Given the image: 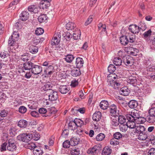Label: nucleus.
I'll list each match as a JSON object with an SVG mask.
<instances>
[{
  "label": "nucleus",
  "instance_id": "7c9ffc66",
  "mask_svg": "<svg viewBox=\"0 0 155 155\" xmlns=\"http://www.w3.org/2000/svg\"><path fill=\"white\" fill-rule=\"evenodd\" d=\"M71 74L74 77H77L80 75L81 74L80 69L78 68L72 70L71 71Z\"/></svg>",
  "mask_w": 155,
  "mask_h": 155
},
{
  "label": "nucleus",
  "instance_id": "58836bf2",
  "mask_svg": "<svg viewBox=\"0 0 155 155\" xmlns=\"http://www.w3.org/2000/svg\"><path fill=\"white\" fill-rule=\"evenodd\" d=\"M74 56L71 54H68L65 56L64 59L65 61L68 63L71 62L74 58Z\"/></svg>",
  "mask_w": 155,
  "mask_h": 155
},
{
  "label": "nucleus",
  "instance_id": "a19ab883",
  "mask_svg": "<svg viewBox=\"0 0 155 155\" xmlns=\"http://www.w3.org/2000/svg\"><path fill=\"white\" fill-rule=\"evenodd\" d=\"M118 121L120 124L126 123L127 121V118L123 115H119L118 118Z\"/></svg>",
  "mask_w": 155,
  "mask_h": 155
},
{
  "label": "nucleus",
  "instance_id": "69168bd1",
  "mask_svg": "<svg viewBox=\"0 0 155 155\" xmlns=\"http://www.w3.org/2000/svg\"><path fill=\"white\" fill-rule=\"evenodd\" d=\"M147 155H155V148H150L148 152Z\"/></svg>",
  "mask_w": 155,
  "mask_h": 155
},
{
  "label": "nucleus",
  "instance_id": "e2e57ef3",
  "mask_svg": "<svg viewBox=\"0 0 155 155\" xmlns=\"http://www.w3.org/2000/svg\"><path fill=\"white\" fill-rule=\"evenodd\" d=\"M93 20V18L92 16H90L87 19V20L85 22L84 25L85 26H87L88 25L90 24Z\"/></svg>",
  "mask_w": 155,
  "mask_h": 155
},
{
  "label": "nucleus",
  "instance_id": "c9c22d12",
  "mask_svg": "<svg viewBox=\"0 0 155 155\" xmlns=\"http://www.w3.org/2000/svg\"><path fill=\"white\" fill-rule=\"evenodd\" d=\"M119 126L120 130L122 132H125L128 128L127 123L120 124Z\"/></svg>",
  "mask_w": 155,
  "mask_h": 155
},
{
  "label": "nucleus",
  "instance_id": "cd10ccee",
  "mask_svg": "<svg viewBox=\"0 0 155 155\" xmlns=\"http://www.w3.org/2000/svg\"><path fill=\"white\" fill-rule=\"evenodd\" d=\"M112 150L108 146L105 147L102 151V155H109L111 153Z\"/></svg>",
  "mask_w": 155,
  "mask_h": 155
},
{
  "label": "nucleus",
  "instance_id": "c756f323",
  "mask_svg": "<svg viewBox=\"0 0 155 155\" xmlns=\"http://www.w3.org/2000/svg\"><path fill=\"white\" fill-rule=\"evenodd\" d=\"M70 153L72 155H79L80 150L78 148L74 147L71 148Z\"/></svg>",
  "mask_w": 155,
  "mask_h": 155
},
{
  "label": "nucleus",
  "instance_id": "6e6552de",
  "mask_svg": "<svg viewBox=\"0 0 155 155\" xmlns=\"http://www.w3.org/2000/svg\"><path fill=\"white\" fill-rule=\"evenodd\" d=\"M99 146V145H96L92 148L89 149L87 151V153L92 155H95L99 152V150L98 149Z\"/></svg>",
  "mask_w": 155,
  "mask_h": 155
},
{
  "label": "nucleus",
  "instance_id": "3c124183",
  "mask_svg": "<svg viewBox=\"0 0 155 155\" xmlns=\"http://www.w3.org/2000/svg\"><path fill=\"white\" fill-rule=\"evenodd\" d=\"M19 37V35L18 33L15 31L13 32V34L11 36L12 39L15 40V41L18 40Z\"/></svg>",
  "mask_w": 155,
  "mask_h": 155
},
{
  "label": "nucleus",
  "instance_id": "4468645a",
  "mask_svg": "<svg viewBox=\"0 0 155 155\" xmlns=\"http://www.w3.org/2000/svg\"><path fill=\"white\" fill-rule=\"evenodd\" d=\"M127 82L130 84L135 86L137 84V80L136 77L130 76L128 79H127Z\"/></svg>",
  "mask_w": 155,
  "mask_h": 155
},
{
  "label": "nucleus",
  "instance_id": "f257e3e1",
  "mask_svg": "<svg viewBox=\"0 0 155 155\" xmlns=\"http://www.w3.org/2000/svg\"><path fill=\"white\" fill-rule=\"evenodd\" d=\"M139 113V111L134 109L131 112V114L127 115L126 117L129 120H131L132 119V120H137V119H140L141 122L144 123L145 120V118L140 117Z\"/></svg>",
  "mask_w": 155,
  "mask_h": 155
},
{
  "label": "nucleus",
  "instance_id": "de8ad7c7",
  "mask_svg": "<svg viewBox=\"0 0 155 155\" xmlns=\"http://www.w3.org/2000/svg\"><path fill=\"white\" fill-rule=\"evenodd\" d=\"M105 137L104 134L101 133L96 136V139L97 141H101L103 140Z\"/></svg>",
  "mask_w": 155,
  "mask_h": 155
},
{
  "label": "nucleus",
  "instance_id": "393cba45",
  "mask_svg": "<svg viewBox=\"0 0 155 155\" xmlns=\"http://www.w3.org/2000/svg\"><path fill=\"white\" fill-rule=\"evenodd\" d=\"M108 101L105 100L102 101L100 103V107L103 110H106L108 106Z\"/></svg>",
  "mask_w": 155,
  "mask_h": 155
},
{
  "label": "nucleus",
  "instance_id": "0eeeda50",
  "mask_svg": "<svg viewBox=\"0 0 155 155\" xmlns=\"http://www.w3.org/2000/svg\"><path fill=\"white\" fill-rule=\"evenodd\" d=\"M49 99L51 101L57 100L58 97V93L53 90H50L49 92Z\"/></svg>",
  "mask_w": 155,
  "mask_h": 155
},
{
  "label": "nucleus",
  "instance_id": "e433bc0d",
  "mask_svg": "<svg viewBox=\"0 0 155 155\" xmlns=\"http://www.w3.org/2000/svg\"><path fill=\"white\" fill-rule=\"evenodd\" d=\"M31 140L32 139L34 140L37 141L40 138V135L37 133H34L30 134Z\"/></svg>",
  "mask_w": 155,
  "mask_h": 155
},
{
  "label": "nucleus",
  "instance_id": "ddd939ff",
  "mask_svg": "<svg viewBox=\"0 0 155 155\" xmlns=\"http://www.w3.org/2000/svg\"><path fill=\"white\" fill-rule=\"evenodd\" d=\"M127 119V121L126 123L128 127L134 130L136 127V124L134 122L136 120H132V119L131 120H129L128 118Z\"/></svg>",
  "mask_w": 155,
  "mask_h": 155
},
{
  "label": "nucleus",
  "instance_id": "79ce46f5",
  "mask_svg": "<svg viewBox=\"0 0 155 155\" xmlns=\"http://www.w3.org/2000/svg\"><path fill=\"white\" fill-rule=\"evenodd\" d=\"M139 134L138 137V139L140 140H145L147 137V134H143V133H142Z\"/></svg>",
  "mask_w": 155,
  "mask_h": 155
},
{
  "label": "nucleus",
  "instance_id": "c85d7f7f",
  "mask_svg": "<svg viewBox=\"0 0 155 155\" xmlns=\"http://www.w3.org/2000/svg\"><path fill=\"white\" fill-rule=\"evenodd\" d=\"M76 27V25L74 23L71 22H69L66 25V29L68 30H74Z\"/></svg>",
  "mask_w": 155,
  "mask_h": 155
},
{
  "label": "nucleus",
  "instance_id": "f03ea898",
  "mask_svg": "<svg viewBox=\"0 0 155 155\" xmlns=\"http://www.w3.org/2000/svg\"><path fill=\"white\" fill-rule=\"evenodd\" d=\"M117 76L113 74H110L108 75L107 77V81L109 84L115 89L118 88L120 86V83L117 80L114 81Z\"/></svg>",
  "mask_w": 155,
  "mask_h": 155
},
{
  "label": "nucleus",
  "instance_id": "603ef678",
  "mask_svg": "<svg viewBox=\"0 0 155 155\" xmlns=\"http://www.w3.org/2000/svg\"><path fill=\"white\" fill-rule=\"evenodd\" d=\"M111 124L112 125L116 127L119 125V121L115 118V117L114 118H111Z\"/></svg>",
  "mask_w": 155,
  "mask_h": 155
},
{
  "label": "nucleus",
  "instance_id": "c03bdc74",
  "mask_svg": "<svg viewBox=\"0 0 155 155\" xmlns=\"http://www.w3.org/2000/svg\"><path fill=\"white\" fill-rule=\"evenodd\" d=\"M26 146L27 148L30 149L31 150H32L33 149L34 150L37 146L35 143L31 142L26 144Z\"/></svg>",
  "mask_w": 155,
  "mask_h": 155
},
{
  "label": "nucleus",
  "instance_id": "9b49d317",
  "mask_svg": "<svg viewBox=\"0 0 155 155\" xmlns=\"http://www.w3.org/2000/svg\"><path fill=\"white\" fill-rule=\"evenodd\" d=\"M54 67L51 64L49 65L44 70V72L46 75H51L54 71Z\"/></svg>",
  "mask_w": 155,
  "mask_h": 155
},
{
  "label": "nucleus",
  "instance_id": "6e6d98bb",
  "mask_svg": "<svg viewBox=\"0 0 155 155\" xmlns=\"http://www.w3.org/2000/svg\"><path fill=\"white\" fill-rule=\"evenodd\" d=\"M54 38H55V39H57V41H56L57 42H58V41H60L61 40V34L59 32H57L54 35Z\"/></svg>",
  "mask_w": 155,
  "mask_h": 155
},
{
  "label": "nucleus",
  "instance_id": "72a5a7b5",
  "mask_svg": "<svg viewBox=\"0 0 155 155\" xmlns=\"http://www.w3.org/2000/svg\"><path fill=\"white\" fill-rule=\"evenodd\" d=\"M113 63L116 66H119L121 64L122 60L119 57H116L113 59Z\"/></svg>",
  "mask_w": 155,
  "mask_h": 155
},
{
  "label": "nucleus",
  "instance_id": "bf43d9fd",
  "mask_svg": "<svg viewBox=\"0 0 155 155\" xmlns=\"http://www.w3.org/2000/svg\"><path fill=\"white\" fill-rule=\"evenodd\" d=\"M51 87V86L50 84H46L44 85L43 87V89L45 91L49 90V91H50V90H52L50 89Z\"/></svg>",
  "mask_w": 155,
  "mask_h": 155
},
{
  "label": "nucleus",
  "instance_id": "f3484780",
  "mask_svg": "<svg viewBox=\"0 0 155 155\" xmlns=\"http://www.w3.org/2000/svg\"><path fill=\"white\" fill-rule=\"evenodd\" d=\"M28 124V122L23 119L20 120L18 122V125L21 128H26Z\"/></svg>",
  "mask_w": 155,
  "mask_h": 155
},
{
  "label": "nucleus",
  "instance_id": "6ab92c4d",
  "mask_svg": "<svg viewBox=\"0 0 155 155\" xmlns=\"http://www.w3.org/2000/svg\"><path fill=\"white\" fill-rule=\"evenodd\" d=\"M8 143V145L7 147L8 150L11 151H13L16 150V146L14 143H11L10 140H9Z\"/></svg>",
  "mask_w": 155,
  "mask_h": 155
},
{
  "label": "nucleus",
  "instance_id": "f704fd0d",
  "mask_svg": "<svg viewBox=\"0 0 155 155\" xmlns=\"http://www.w3.org/2000/svg\"><path fill=\"white\" fill-rule=\"evenodd\" d=\"M145 119L149 123H153L155 122V116L149 115Z\"/></svg>",
  "mask_w": 155,
  "mask_h": 155
},
{
  "label": "nucleus",
  "instance_id": "37998d69",
  "mask_svg": "<svg viewBox=\"0 0 155 155\" xmlns=\"http://www.w3.org/2000/svg\"><path fill=\"white\" fill-rule=\"evenodd\" d=\"M79 142L78 139L75 137H73L70 140V143L72 145L74 146H76L78 144Z\"/></svg>",
  "mask_w": 155,
  "mask_h": 155
},
{
  "label": "nucleus",
  "instance_id": "680f3d73",
  "mask_svg": "<svg viewBox=\"0 0 155 155\" xmlns=\"http://www.w3.org/2000/svg\"><path fill=\"white\" fill-rule=\"evenodd\" d=\"M69 131L68 129H64L61 134V136L63 137H67L69 134Z\"/></svg>",
  "mask_w": 155,
  "mask_h": 155
},
{
  "label": "nucleus",
  "instance_id": "bb28decb",
  "mask_svg": "<svg viewBox=\"0 0 155 155\" xmlns=\"http://www.w3.org/2000/svg\"><path fill=\"white\" fill-rule=\"evenodd\" d=\"M48 17L45 14H43L40 15L38 18V20L41 23L46 22Z\"/></svg>",
  "mask_w": 155,
  "mask_h": 155
},
{
  "label": "nucleus",
  "instance_id": "dca6fc26",
  "mask_svg": "<svg viewBox=\"0 0 155 155\" xmlns=\"http://www.w3.org/2000/svg\"><path fill=\"white\" fill-rule=\"evenodd\" d=\"M126 36L128 39L129 42L133 43L134 41L135 40V36L134 34H131L130 33H128L126 34Z\"/></svg>",
  "mask_w": 155,
  "mask_h": 155
},
{
  "label": "nucleus",
  "instance_id": "7ed1b4c3",
  "mask_svg": "<svg viewBox=\"0 0 155 155\" xmlns=\"http://www.w3.org/2000/svg\"><path fill=\"white\" fill-rule=\"evenodd\" d=\"M141 24L143 25L141 27H139L136 25H130L129 26V29L133 34L138 33L140 29L143 30L146 28V26L144 24L142 23Z\"/></svg>",
  "mask_w": 155,
  "mask_h": 155
},
{
  "label": "nucleus",
  "instance_id": "1a4fd4ad",
  "mask_svg": "<svg viewBox=\"0 0 155 155\" xmlns=\"http://www.w3.org/2000/svg\"><path fill=\"white\" fill-rule=\"evenodd\" d=\"M145 127L143 126L140 125L137 126L134 128V130H132L133 132L132 133L140 134L143 133L145 131Z\"/></svg>",
  "mask_w": 155,
  "mask_h": 155
},
{
  "label": "nucleus",
  "instance_id": "8fccbe9b",
  "mask_svg": "<svg viewBox=\"0 0 155 155\" xmlns=\"http://www.w3.org/2000/svg\"><path fill=\"white\" fill-rule=\"evenodd\" d=\"M81 32L79 30H78L77 33L73 34V38L74 39L77 40L80 38Z\"/></svg>",
  "mask_w": 155,
  "mask_h": 155
},
{
  "label": "nucleus",
  "instance_id": "ea45409f",
  "mask_svg": "<svg viewBox=\"0 0 155 155\" xmlns=\"http://www.w3.org/2000/svg\"><path fill=\"white\" fill-rule=\"evenodd\" d=\"M74 120L75 122V124L76 125L77 127H81L83 125H85L84 123L80 119L76 118Z\"/></svg>",
  "mask_w": 155,
  "mask_h": 155
},
{
  "label": "nucleus",
  "instance_id": "338daca9",
  "mask_svg": "<svg viewBox=\"0 0 155 155\" xmlns=\"http://www.w3.org/2000/svg\"><path fill=\"white\" fill-rule=\"evenodd\" d=\"M78 82L77 80H73L71 81V86L73 87H75L78 85Z\"/></svg>",
  "mask_w": 155,
  "mask_h": 155
},
{
  "label": "nucleus",
  "instance_id": "473e14b6",
  "mask_svg": "<svg viewBox=\"0 0 155 155\" xmlns=\"http://www.w3.org/2000/svg\"><path fill=\"white\" fill-rule=\"evenodd\" d=\"M33 153L34 155H41L43 153V152L40 147L36 146L34 150Z\"/></svg>",
  "mask_w": 155,
  "mask_h": 155
},
{
  "label": "nucleus",
  "instance_id": "49530a36",
  "mask_svg": "<svg viewBox=\"0 0 155 155\" xmlns=\"http://www.w3.org/2000/svg\"><path fill=\"white\" fill-rule=\"evenodd\" d=\"M38 48L34 46H31L29 48L30 52L33 54L36 53L38 51Z\"/></svg>",
  "mask_w": 155,
  "mask_h": 155
},
{
  "label": "nucleus",
  "instance_id": "423d86ee",
  "mask_svg": "<svg viewBox=\"0 0 155 155\" xmlns=\"http://www.w3.org/2000/svg\"><path fill=\"white\" fill-rule=\"evenodd\" d=\"M42 71V67L38 65H34L31 68L32 73L35 75L40 74Z\"/></svg>",
  "mask_w": 155,
  "mask_h": 155
},
{
  "label": "nucleus",
  "instance_id": "a878e982",
  "mask_svg": "<svg viewBox=\"0 0 155 155\" xmlns=\"http://www.w3.org/2000/svg\"><path fill=\"white\" fill-rule=\"evenodd\" d=\"M138 105V103L137 101L135 100H132L128 103L129 107L131 108L134 109L136 108Z\"/></svg>",
  "mask_w": 155,
  "mask_h": 155
},
{
  "label": "nucleus",
  "instance_id": "39448f33",
  "mask_svg": "<svg viewBox=\"0 0 155 155\" xmlns=\"http://www.w3.org/2000/svg\"><path fill=\"white\" fill-rule=\"evenodd\" d=\"M31 138L30 134H23L19 135L17 137L18 140L25 142H29L31 140Z\"/></svg>",
  "mask_w": 155,
  "mask_h": 155
},
{
  "label": "nucleus",
  "instance_id": "a18cd8bd",
  "mask_svg": "<svg viewBox=\"0 0 155 155\" xmlns=\"http://www.w3.org/2000/svg\"><path fill=\"white\" fill-rule=\"evenodd\" d=\"M115 66L113 64H110L108 67V70L110 73L114 72L116 70Z\"/></svg>",
  "mask_w": 155,
  "mask_h": 155
},
{
  "label": "nucleus",
  "instance_id": "20e7f679",
  "mask_svg": "<svg viewBox=\"0 0 155 155\" xmlns=\"http://www.w3.org/2000/svg\"><path fill=\"white\" fill-rule=\"evenodd\" d=\"M123 61L126 66H128L133 65L134 63L133 58L129 55L123 57Z\"/></svg>",
  "mask_w": 155,
  "mask_h": 155
},
{
  "label": "nucleus",
  "instance_id": "0e129e2a",
  "mask_svg": "<svg viewBox=\"0 0 155 155\" xmlns=\"http://www.w3.org/2000/svg\"><path fill=\"white\" fill-rule=\"evenodd\" d=\"M31 115L34 117H39V114L38 112L35 110H33L31 112Z\"/></svg>",
  "mask_w": 155,
  "mask_h": 155
},
{
  "label": "nucleus",
  "instance_id": "4c0bfd02",
  "mask_svg": "<svg viewBox=\"0 0 155 155\" xmlns=\"http://www.w3.org/2000/svg\"><path fill=\"white\" fill-rule=\"evenodd\" d=\"M152 31L150 30H149L148 31H145L143 34V37L144 38L148 41L149 38L151 35Z\"/></svg>",
  "mask_w": 155,
  "mask_h": 155
},
{
  "label": "nucleus",
  "instance_id": "a211bd4d",
  "mask_svg": "<svg viewBox=\"0 0 155 155\" xmlns=\"http://www.w3.org/2000/svg\"><path fill=\"white\" fill-rule=\"evenodd\" d=\"M101 117V114L99 111L95 112L93 115L92 118L94 121H99Z\"/></svg>",
  "mask_w": 155,
  "mask_h": 155
},
{
  "label": "nucleus",
  "instance_id": "864d4df0",
  "mask_svg": "<svg viewBox=\"0 0 155 155\" xmlns=\"http://www.w3.org/2000/svg\"><path fill=\"white\" fill-rule=\"evenodd\" d=\"M18 111L21 114H24L27 111V108L24 106H21L19 108Z\"/></svg>",
  "mask_w": 155,
  "mask_h": 155
},
{
  "label": "nucleus",
  "instance_id": "13d9d810",
  "mask_svg": "<svg viewBox=\"0 0 155 155\" xmlns=\"http://www.w3.org/2000/svg\"><path fill=\"white\" fill-rule=\"evenodd\" d=\"M43 29L41 28H37V30L35 31V34L37 35H40L42 34L44 32Z\"/></svg>",
  "mask_w": 155,
  "mask_h": 155
},
{
  "label": "nucleus",
  "instance_id": "774afa93",
  "mask_svg": "<svg viewBox=\"0 0 155 155\" xmlns=\"http://www.w3.org/2000/svg\"><path fill=\"white\" fill-rule=\"evenodd\" d=\"M150 115L155 116V107L151 108L149 111Z\"/></svg>",
  "mask_w": 155,
  "mask_h": 155
},
{
  "label": "nucleus",
  "instance_id": "052dcab7",
  "mask_svg": "<svg viewBox=\"0 0 155 155\" xmlns=\"http://www.w3.org/2000/svg\"><path fill=\"white\" fill-rule=\"evenodd\" d=\"M114 137L115 139L118 140L122 137V135L120 132H117L114 134Z\"/></svg>",
  "mask_w": 155,
  "mask_h": 155
},
{
  "label": "nucleus",
  "instance_id": "4d7b16f0",
  "mask_svg": "<svg viewBox=\"0 0 155 155\" xmlns=\"http://www.w3.org/2000/svg\"><path fill=\"white\" fill-rule=\"evenodd\" d=\"M115 138H113L111 139L110 141V143L113 145H116L119 144V142L116 140Z\"/></svg>",
  "mask_w": 155,
  "mask_h": 155
},
{
  "label": "nucleus",
  "instance_id": "b1692460",
  "mask_svg": "<svg viewBox=\"0 0 155 155\" xmlns=\"http://www.w3.org/2000/svg\"><path fill=\"white\" fill-rule=\"evenodd\" d=\"M68 128L69 129L73 131L77 128L76 125L74 120H72L69 122L68 125Z\"/></svg>",
  "mask_w": 155,
  "mask_h": 155
},
{
  "label": "nucleus",
  "instance_id": "4be33fe9",
  "mask_svg": "<svg viewBox=\"0 0 155 155\" xmlns=\"http://www.w3.org/2000/svg\"><path fill=\"white\" fill-rule=\"evenodd\" d=\"M29 14L28 12L23 11L21 14L20 17L22 21H25L27 20L29 17Z\"/></svg>",
  "mask_w": 155,
  "mask_h": 155
},
{
  "label": "nucleus",
  "instance_id": "412c9836",
  "mask_svg": "<svg viewBox=\"0 0 155 155\" xmlns=\"http://www.w3.org/2000/svg\"><path fill=\"white\" fill-rule=\"evenodd\" d=\"M120 40L121 44L124 45H126L128 43V39L125 35H123L121 36L120 38Z\"/></svg>",
  "mask_w": 155,
  "mask_h": 155
},
{
  "label": "nucleus",
  "instance_id": "9d476101",
  "mask_svg": "<svg viewBox=\"0 0 155 155\" xmlns=\"http://www.w3.org/2000/svg\"><path fill=\"white\" fill-rule=\"evenodd\" d=\"M110 114H113L114 116L119 115V110H117L116 106L112 104L110 107Z\"/></svg>",
  "mask_w": 155,
  "mask_h": 155
},
{
  "label": "nucleus",
  "instance_id": "5701e85b",
  "mask_svg": "<svg viewBox=\"0 0 155 155\" xmlns=\"http://www.w3.org/2000/svg\"><path fill=\"white\" fill-rule=\"evenodd\" d=\"M39 7L37 5H31L28 7V9L29 11L33 12L34 13H37Z\"/></svg>",
  "mask_w": 155,
  "mask_h": 155
},
{
  "label": "nucleus",
  "instance_id": "09e8293b",
  "mask_svg": "<svg viewBox=\"0 0 155 155\" xmlns=\"http://www.w3.org/2000/svg\"><path fill=\"white\" fill-rule=\"evenodd\" d=\"M130 54L133 56H136L137 55L138 50L133 48H130Z\"/></svg>",
  "mask_w": 155,
  "mask_h": 155
},
{
  "label": "nucleus",
  "instance_id": "f8f14e48",
  "mask_svg": "<svg viewBox=\"0 0 155 155\" xmlns=\"http://www.w3.org/2000/svg\"><path fill=\"white\" fill-rule=\"evenodd\" d=\"M130 91L127 87H124L121 88L119 91V93L124 96L128 95Z\"/></svg>",
  "mask_w": 155,
  "mask_h": 155
},
{
  "label": "nucleus",
  "instance_id": "5fc2aeb1",
  "mask_svg": "<svg viewBox=\"0 0 155 155\" xmlns=\"http://www.w3.org/2000/svg\"><path fill=\"white\" fill-rule=\"evenodd\" d=\"M71 143L68 140L65 141L63 143V146L64 147L66 148H69L70 145Z\"/></svg>",
  "mask_w": 155,
  "mask_h": 155
},
{
  "label": "nucleus",
  "instance_id": "2f4dec72",
  "mask_svg": "<svg viewBox=\"0 0 155 155\" xmlns=\"http://www.w3.org/2000/svg\"><path fill=\"white\" fill-rule=\"evenodd\" d=\"M33 65V63L29 61L24 63L23 67L25 70H30L31 69Z\"/></svg>",
  "mask_w": 155,
  "mask_h": 155
},
{
  "label": "nucleus",
  "instance_id": "aec40b11",
  "mask_svg": "<svg viewBox=\"0 0 155 155\" xmlns=\"http://www.w3.org/2000/svg\"><path fill=\"white\" fill-rule=\"evenodd\" d=\"M69 90V88L66 85L61 86L59 88L60 92L62 94H66Z\"/></svg>",
  "mask_w": 155,
  "mask_h": 155
},
{
  "label": "nucleus",
  "instance_id": "2eb2a0df",
  "mask_svg": "<svg viewBox=\"0 0 155 155\" xmlns=\"http://www.w3.org/2000/svg\"><path fill=\"white\" fill-rule=\"evenodd\" d=\"M84 61L83 59L80 57L77 58L76 60L75 64L78 68H81L83 66Z\"/></svg>",
  "mask_w": 155,
  "mask_h": 155
}]
</instances>
